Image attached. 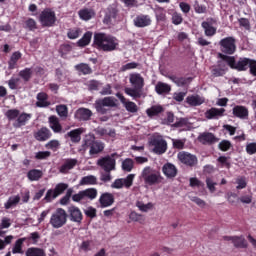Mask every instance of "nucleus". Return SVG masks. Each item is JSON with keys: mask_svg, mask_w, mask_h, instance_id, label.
<instances>
[{"mask_svg": "<svg viewBox=\"0 0 256 256\" xmlns=\"http://www.w3.org/2000/svg\"><path fill=\"white\" fill-rule=\"evenodd\" d=\"M92 47L103 53H113L119 49V39L105 32L94 33Z\"/></svg>", "mask_w": 256, "mask_h": 256, "instance_id": "1", "label": "nucleus"}, {"mask_svg": "<svg viewBox=\"0 0 256 256\" xmlns=\"http://www.w3.org/2000/svg\"><path fill=\"white\" fill-rule=\"evenodd\" d=\"M129 81L133 88H125L124 92L126 95H129V97L141 99V93L143 87H145V79L139 73H132L130 74Z\"/></svg>", "mask_w": 256, "mask_h": 256, "instance_id": "2", "label": "nucleus"}, {"mask_svg": "<svg viewBox=\"0 0 256 256\" xmlns=\"http://www.w3.org/2000/svg\"><path fill=\"white\" fill-rule=\"evenodd\" d=\"M219 59L225 61L230 69H234L235 71H247L249 69V65L251 64L252 59L247 57H240L235 60V56H228L225 54H218Z\"/></svg>", "mask_w": 256, "mask_h": 256, "instance_id": "3", "label": "nucleus"}, {"mask_svg": "<svg viewBox=\"0 0 256 256\" xmlns=\"http://www.w3.org/2000/svg\"><path fill=\"white\" fill-rule=\"evenodd\" d=\"M68 218L69 215L65 209L57 208L50 217V225L53 229H61V227H65V225H67Z\"/></svg>", "mask_w": 256, "mask_h": 256, "instance_id": "4", "label": "nucleus"}, {"mask_svg": "<svg viewBox=\"0 0 256 256\" xmlns=\"http://www.w3.org/2000/svg\"><path fill=\"white\" fill-rule=\"evenodd\" d=\"M117 153H112L111 155H107L98 159L97 166L101 167L105 173H111V171H115V167L117 165V161L115 157H117Z\"/></svg>", "mask_w": 256, "mask_h": 256, "instance_id": "5", "label": "nucleus"}, {"mask_svg": "<svg viewBox=\"0 0 256 256\" xmlns=\"http://www.w3.org/2000/svg\"><path fill=\"white\" fill-rule=\"evenodd\" d=\"M235 38L229 36L223 38L219 41L220 51L222 55H234L235 51H237V45L235 44Z\"/></svg>", "mask_w": 256, "mask_h": 256, "instance_id": "6", "label": "nucleus"}, {"mask_svg": "<svg viewBox=\"0 0 256 256\" xmlns=\"http://www.w3.org/2000/svg\"><path fill=\"white\" fill-rule=\"evenodd\" d=\"M94 105L97 113H100V115H106L107 111H109V109L105 107H117V103H115L113 97L98 99L95 101Z\"/></svg>", "mask_w": 256, "mask_h": 256, "instance_id": "7", "label": "nucleus"}, {"mask_svg": "<svg viewBox=\"0 0 256 256\" xmlns=\"http://www.w3.org/2000/svg\"><path fill=\"white\" fill-rule=\"evenodd\" d=\"M156 155H163L167 151V141L163 139V136H154L149 141Z\"/></svg>", "mask_w": 256, "mask_h": 256, "instance_id": "8", "label": "nucleus"}, {"mask_svg": "<svg viewBox=\"0 0 256 256\" xmlns=\"http://www.w3.org/2000/svg\"><path fill=\"white\" fill-rule=\"evenodd\" d=\"M39 21L42 27H53L57 21V16H55V13L51 9H45L41 12Z\"/></svg>", "mask_w": 256, "mask_h": 256, "instance_id": "9", "label": "nucleus"}, {"mask_svg": "<svg viewBox=\"0 0 256 256\" xmlns=\"http://www.w3.org/2000/svg\"><path fill=\"white\" fill-rule=\"evenodd\" d=\"M79 160L76 158H65L62 164L59 166L58 171L62 175H69V171H72L74 167H77Z\"/></svg>", "mask_w": 256, "mask_h": 256, "instance_id": "10", "label": "nucleus"}, {"mask_svg": "<svg viewBox=\"0 0 256 256\" xmlns=\"http://www.w3.org/2000/svg\"><path fill=\"white\" fill-rule=\"evenodd\" d=\"M142 177L144 179V183L146 185H157L159 183H161V179H163L161 177V173L160 172H153L150 173L148 172L147 169H145L142 173Z\"/></svg>", "mask_w": 256, "mask_h": 256, "instance_id": "11", "label": "nucleus"}, {"mask_svg": "<svg viewBox=\"0 0 256 256\" xmlns=\"http://www.w3.org/2000/svg\"><path fill=\"white\" fill-rule=\"evenodd\" d=\"M178 160L183 163V165H186L187 167H195L197 165V156L186 152L181 151L178 153Z\"/></svg>", "mask_w": 256, "mask_h": 256, "instance_id": "12", "label": "nucleus"}, {"mask_svg": "<svg viewBox=\"0 0 256 256\" xmlns=\"http://www.w3.org/2000/svg\"><path fill=\"white\" fill-rule=\"evenodd\" d=\"M68 218L72 223H77L78 225H81L83 222V212H81V209L77 206H70L68 207Z\"/></svg>", "mask_w": 256, "mask_h": 256, "instance_id": "13", "label": "nucleus"}, {"mask_svg": "<svg viewBox=\"0 0 256 256\" xmlns=\"http://www.w3.org/2000/svg\"><path fill=\"white\" fill-rule=\"evenodd\" d=\"M198 141L202 145H215L219 142V138L215 137V134L211 132H203L198 136Z\"/></svg>", "mask_w": 256, "mask_h": 256, "instance_id": "14", "label": "nucleus"}, {"mask_svg": "<svg viewBox=\"0 0 256 256\" xmlns=\"http://www.w3.org/2000/svg\"><path fill=\"white\" fill-rule=\"evenodd\" d=\"M85 131L86 130L83 127L76 128L74 130L67 132L65 134V138L70 139L71 143H74V144L81 143V135H83Z\"/></svg>", "mask_w": 256, "mask_h": 256, "instance_id": "15", "label": "nucleus"}, {"mask_svg": "<svg viewBox=\"0 0 256 256\" xmlns=\"http://www.w3.org/2000/svg\"><path fill=\"white\" fill-rule=\"evenodd\" d=\"M33 137L34 139H36V141L45 142L49 141L50 137H53V133H51V130H49V128L42 127L33 133Z\"/></svg>", "mask_w": 256, "mask_h": 256, "instance_id": "16", "label": "nucleus"}, {"mask_svg": "<svg viewBox=\"0 0 256 256\" xmlns=\"http://www.w3.org/2000/svg\"><path fill=\"white\" fill-rule=\"evenodd\" d=\"M91 117H93V111H91L89 108H79L74 114L76 121L80 122L90 121Z\"/></svg>", "mask_w": 256, "mask_h": 256, "instance_id": "17", "label": "nucleus"}, {"mask_svg": "<svg viewBox=\"0 0 256 256\" xmlns=\"http://www.w3.org/2000/svg\"><path fill=\"white\" fill-rule=\"evenodd\" d=\"M133 23L135 27H138L140 29L149 27V25H151L152 23L151 16L145 14L137 15L133 20Z\"/></svg>", "mask_w": 256, "mask_h": 256, "instance_id": "18", "label": "nucleus"}, {"mask_svg": "<svg viewBox=\"0 0 256 256\" xmlns=\"http://www.w3.org/2000/svg\"><path fill=\"white\" fill-rule=\"evenodd\" d=\"M100 207L105 209L107 207H111L113 203H115V196L109 192L102 193L99 198Z\"/></svg>", "mask_w": 256, "mask_h": 256, "instance_id": "19", "label": "nucleus"}, {"mask_svg": "<svg viewBox=\"0 0 256 256\" xmlns=\"http://www.w3.org/2000/svg\"><path fill=\"white\" fill-rule=\"evenodd\" d=\"M118 13H119V10H117V8L109 7L104 16L103 23L105 25H111L112 23H115V21H117Z\"/></svg>", "mask_w": 256, "mask_h": 256, "instance_id": "20", "label": "nucleus"}, {"mask_svg": "<svg viewBox=\"0 0 256 256\" xmlns=\"http://www.w3.org/2000/svg\"><path fill=\"white\" fill-rule=\"evenodd\" d=\"M224 115H225V108L212 107L204 113L205 118L209 119V120L219 119L220 117H223Z\"/></svg>", "mask_w": 256, "mask_h": 256, "instance_id": "21", "label": "nucleus"}, {"mask_svg": "<svg viewBox=\"0 0 256 256\" xmlns=\"http://www.w3.org/2000/svg\"><path fill=\"white\" fill-rule=\"evenodd\" d=\"M232 115L238 119H249V109L242 105H236L232 109Z\"/></svg>", "mask_w": 256, "mask_h": 256, "instance_id": "22", "label": "nucleus"}, {"mask_svg": "<svg viewBox=\"0 0 256 256\" xmlns=\"http://www.w3.org/2000/svg\"><path fill=\"white\" fill-rule=\"evenodd\" d=\"M162 173L167 179H175V177H177V167L174 164L167 162L162 167Z\"/></svg>", "mask_w": 256, "mask_h": 256, "instance_id": "23", "label": "nucleus"}, {"mask_svg": "<svg viewBox=\"0 0 256 256\" xmlns=\"http://www.w3.org/2000/svg\"><path fill=\"white\" fill-rule=\"evenodd\" d=\"M36 99V107H39L40 109L49 107V105H51V102H49V95L45 92L38 93Z\"/></svg>", "mask_w": 256, "mask_h": 256, "instance_id": "24", "label": "nucleus"}, {"mask_svg": "<svg viewBox=\"0 0 256 256\" xmlns=\"http://www.w3.org/2000/svg\"><path fill=\"white\" fill-rule=\"evenodd\" d=\"M48 123L50 129H52L53 133H61L63 131V126L61 125V122L57 118V116L52 115L48 118Z\"/></svg>", "mask_w": 256, "mask_h": 256, "instance_id": "25", "label": "nucleus"}, {"mask_svg": "<svg viewBox=\"0 0 256 256\" xmlns=\"http://www.w3.org/2000/svg\"><path fill=\"white\" fill-rule=\"evenodd\" d=\"M186 103L190 105V107H199L205 103V98L200 96L199 94L190 95L186 98Z\"/></svg>", "mask_w": 256, "mask_h": 256, "instance_id": "26", "label": "nucleus"}, {"mask_svg": "<svg viewBox=\"0 0 256 256\" xmlns=\"http://www.w3.org/2000/svg\"><path fill=\"white\" fill-rule=\"evenodd\" d=\"M168 79H170L172 83H175L177 87H187V85H189V83L192 81L191 77H177L175 75L168 76Z\"/></svg>", "mask_w": 256, "mask_h": 256, "instance_id": "27", "label": "nucleus"}, {"mask_svg": "<svg viewBox=\"0 0 256 256\" xmlns=\"http://www.w3.org/2000/svg\"><path fill=\"white\" fill-rule=\"evenodd\" d=\"M227 71H228L227 66L221 61L218 62L217 66L211 69V73L213 77H223V75H225Z\"/></svg>", "mask_w": 256, "mask_h": 256, "instance_id": "28", "label": "nucleus"}, {"mask_svg": "<svg viewBox=\"0 0 256 256\" xmlns=\"http://www.w3.org/2000/svg\"><path fill=\"white\" fill-rule=\"evenodd\" d=\"M78 15L82 21H91L95 17V11L91 8H84L79 10Z\"/></svg>", "mask_w": 256, "mask_h": 256, "instance_id": "29", "label": "nucleus"}, {"mask_svg": "<svg viewBox=\"0 0 256 256\" xmlns=\"http://www.w3.org/2000/svg\"><path fill=\"white\" fill-rule=\"evenodd\" d=\"M74 69L79 75H91V73H93V69L87 63L77 64L74 66Z\"/></svg>", "mask_w": 256, "mask_h": 256, "instance_id": "30", "label": "nucleus"}, {"mask_svg": "<svg viewBox=\"0 0 256 256\" xmlns=\"http://www.w3.org/2000/svg\"><path fill=\"white\" fill-rule=\"evenodd\" d=\"M154 13L158 23H165L167 21V10L165 8L158 6L154 9Z\"/></svg>", "mask_w": 256, "mask_h": 256, "instance_id": "31", "label": "nucleus"}, {"mask_svg": "<svg viewBox=\"0 0 256 256\" xmlns=\"http://www.w3.org/2000/svg\"><path fill=\"white\" fill-rule=\"evenodd\" d=\"M103 149H105V144L103 142L99 141H93L90 144V155H99V153L103 152Z\"/></svg>", "mask_w": 256, "mask_h": 256, "instance_id": "32", "label": "nucleus"}, {"mask_svg": "<svg viewBox=\"0 0 256 256\" xmlns=\"http://www.w3.org/2000/svg\"><path fill=\"white\" fill-rule=\"evenodd\" d=\"M155 91L158 95H167L171 93V85L164 82H158L155 86Z\"/></svg>", "mask_w": 256, "mask_h": 256, "instance_id": "33", "label": "nucleus"}, {"mask_svg": "<svg viewBox=\"0 0 256 256\" xmlns=\"http://www.w3.org/2000/svg\"><path fill=\"white\" fill-rule=\"evenodd\" d=\"M21 202V196L15 195V196H10L8 200L4 204V209H13L19 205Z\"/></svg>", "mask_w": 256, "mask_h": 256, "instance_id": "34", "label": "nucleus"}, {"mask_svg": "<svg viewBox=\"0 0 256 256\" xmlns=\"http://www.w3.org/2000/svg\"><path fill=\"white\" fill-rule=\"evenodd\" d=\"M163 111H165L163 106L153 105L152 107H150L146 110V114L148 115V117H150V119H152V117H157V115H161V113H163Z\"/></svg>", "mask_w": 256, "mask_h": 256, "instance_id": "35", "label": "nucleus"}, {"mask_svg": "<svg viewBox=\"0 0 256 256\" xmlns=\"http://www.w3.org/2000/svg\"><path fill=\"white\" fill-rule=\"evenodd\" d=\"M91 39H93V32L87 31L81 39L77 41L78 47H87L91 43Z\"/></svg>", "mask_w": 256, "mask_h": 256, "instance_id": "36", "label": "nucleus"}, {"mask_svg": "<svg viewBox=\"0 0 256 256\" xmlns=\"http://www.w3.org/2000/svg\"><path fill=\"white\" fill-rule=\"evenodd\" d=\"M22 56L23 55L21 54V52H19V51L14 52L8 61V69H10V70L16 69L17 63H18L19 59H21Z\"/></svg>", "mask_w": 256, "mask_h": 256, "instance_id": "37", "label": "nucleus"}, {"mask_svg": "<svg viewBox=\"0 0 256 256\" xmlns=\"http://www.w3.org/2000/svg\"><path fill=\"white\" fill-rule=\"evenodd\" d=\"M25 241H27V237L19 238L18 240H16L12 248V253L14 255H17V254L23 255V243H25Z\"/></svg>", "mask_w": 256, "mask_h": 256, "instance_id": "38", "label": "nucleus"}, {"mask_svg": "<svg viewBox=\"0 0 256 256\" xmlns=\"http://www.w3.org/2000/svg\"><path fill=\"white\" fill-rule=\"evenodd\" d=\"M201 27L204 29L206 37H213L217 33V28L213 27L211 23L204 21L201 24Z\"/></svg>", "mask_w": 256, "mask_h": 256, "instance_id": "39", "label": "nucleus"}, {"mask_svg": "<svg viewBox=\"0 0 256 256\" xmlns=\"http://www.w3.org/2000/svg\"><path fill=\"white\" fill-rule=\"evenodd\" d=\"M43 177V171L39 169H31L27 173L29 181H39Z\"/></svg>", "mask_w": 256, "mask_h": 256, "instance_id": "40", "label": "nucleus"}, {"mask_svg": "<svg viewBox=\"0 0 256 256\" xmlns=\"http://www.w3.org/2000/svg\"><path fill=\"white\" fill-rule=\"evenodd\" d=\"M31 117H33L32 114H27L25 112L19 114L16 120V127H24V125H27V121H29Z\"/></svg>", "mask_w": 256, "mask_h": 256, "instance_id": "41", "label": "nucleus"}, {"mask_svg": "<svg viewBox=\"0 0 256 256\" xmlns=\"http://www.w3.org/2000/svg\"><path fill=\"white\" fill-rule=\"evenodd\" d=\"M26 256H47L45 250L39 247H30L26 250Z\"/></svg>", "mask_w": 256, "mask_h": 256, "instance_id": "42", "label": "nucleus"}, {"mask_svg": "<svg viewBox=\"0 0 256 256\" xmlns=\"http://www.w3.org/2000/svg\"><path fill=\"white\" fill-rule=\"evenodd\" d=\"M232 243L236 249H247V240L243 236H234Z\"/></svg>", "mask_w": 256, "mask_h": 256, "instance_id": "43", "label": "nucleus"}, {"mask_svg": "<svg viewBox=\"0 0 256 256\" xmlns=\"http://www.w3.org/2000/svg\"><path fill=\"white\" fill-rule=\"evenodd\" d=\"M19 77L25 81V83H29L31 81V77H33V69L31 68H24L19 72Z\"/></svg>", "mask_w": 256, "mask_h": 256, "instance_id": "44", "label": "nucleus"}, {"mask_svg": "<svg viewBox=\"0 0 256 256\" xmlns=\"http://www.w3.org/2000/svg\"><path fill=\"white\" fill-rule=\"evenodd\" d=\"M82 193L84 195V199H89L90 201H93V199H97V189L96 188H87L85 190H82Z\"/></svg>", "mask_w": 256, "mask_h": 256, "instance_id": "45", "label": "nucleus"}, {"mask_svg": "<svg viewBox=\"0 0 256 256\" xmlns=\"http://www.w3.org/2000/svg\"><path fill=\"white\" fill-rule=\"evenodd\" d=\"M56 113L61 117V119H67L69 116V108H67V105H58L56 106Z\"/></svg>", "mask_w": 256, "mask_h": 256, "instance_id": "46", "label": "nucleus"}, {"mask_svg": "<svg viewBox=\"0 0 256 256\" xmlns=\"http://www.w3.org/2000/svg\"><path fill=\"white\" fill-rule=\"evenodd\" d=\"M133 167H135V161H133L131 158H126L122 162V170L126 171L127 173H131V171H133Z\"/></svg>", "mask_w": 256, "mask_h": 256, "instance_id": "47", "label": "nucleus"}, {"mask_svg": "<svg viewBox=\"0 0 256 256\" xmlns=\"http://www.w3.org/2000/svg\"><path fill=\"white\" fill-rule=\"evenodd\" d=\"M80 185H97V177L94 175L84 176L80 180Z\"/></svg>", "mask_w": 256, "mask_h": 256, "instance_id": "48", "label": "nucleus"}, {"mask_svg": "<svg viewBox=\"0 0 256 256\" xmlns=\"http://www.w3.org/2000/svg\"><path fill=\"white\" fill-rule=\"evenodd\" d=\"M69 185L65 183H59L56 185L54 191V197H59V195H63L65 193L66 189H68Z\"/></svg>", "mask_w": 256, "mask_h": 256, "instance_id": "49", "label": "nucleus"}, {"mask_svg": "<svg viewBox=\"0 0 256 256\" xmlns=\"http://www.w3.org/2000/svg\"><path fill=\"white\" fill-rule=\"evenodd\" d=\"M46 149H50L51 151H57L61 148V142L57 139L50 140L48 143L45 144Z\"/></svg>", "mask_w": 256, "mask_h": 256, "instance_id": "50", "label": "nucleus"}, {"mask_svg": "<svg viewBox=\"0 0 256 256\" xmlns=\"http://www.w3.org/2000/svg\"><path fill=\"white\" fill-rule=\"evenodd\" d=\"M136 207H138V209L140 211H142V213H147V211L153 209V203H143V201H137L136 202Z\"/></svg>", "mask_w": 256, "mask_h": 256, "instance_id": "51", "label": "nucleus"}, {"mask_svg": "<svg viewBox=\"0 0 256 256\" xmlns=\"http://www.w3.org/2000/svg\"><path fill=\"white\" fill-rule=\"evenodd\" d=\"M129 219L134 221L135 223H145V218H143V215L135 212V211H132L130 214H129Z\"/></svg>", "mask_w": 256, "mask_h": 256, "instance_id": "52", "label": "nucleus"}, {"mask_svg": "<svg viewBox=\"0 0 256 256\" xmlns=\"http://www.w3.org/2000/svg\"><path fill=\"white\" fill-rule=\"evenodd\" d=\"M124 107L126 111H128V113H137V111H139V107L137 106V104L132 101H127L124 104Z\"/></svg>", "mask_w": 256, "mask_h": 256, "instance_id": "53", "label": "nucleus"}, {"mask_svg": "<svg viewBox=\"0 0 256 256\" xmlns=\"http://www.w3.org/2000/svg\"><path fill=\"white\" fill-rule=\"evenodd\" d=\"M231 147H233V144H231V141H229V140H222L218 144V149H220V151H223V152L229 151V149H231Z\"/></svg>", "mask_w": 256, "mask_h": 256, "instance_id": "54", "label": "nucleus"}, {"mask_svg": "<svg viewBox=\"0 0 256 256\" xmlns=\"http://www.w3.org/2000/svg\"><path fill=\"white\" fill-rule=\"evenodd\" d=\"M79 35H81V29L79 28H72L67 32L68 39H79Z\"/></svg>", "mask_w": 256, "mask_h": 256, "instance_id": "55", "label": "nucleus"}, {"mask_svg": "<svg viewBox=\"0 0 256 256\" xmlns=\"http://www.w3.org/2000/svg\"><path fill=\"white\" fill-rule=\"evenodd\" d=\"M19 110L18 109H10L6 112V117L9 119V121H14V119H18L19 117Z\"/></svg>", "mask_w": 256, "mask_h": 256, "instance_id": "56", "label": "nucleus"}, {"mask_svg": "<svg viewBox=\"0 0 256 256\" xmlns=\"http://www.w3.org/2000/svg\"><path fill=\"white\" fill-rule=\"evenodd\" d=\"M134 179H135V174H129L126 178L123 179V186L126 189H130L133 186Z\"/></svg>", "mask_w": 256, "mask_h": 256, "instance_id": "57", "label": "nucleus"}, {"mask_svg": "<svg viewBox=\"0 0 256 256\" xmlns=\"http://www.w3.org/2000/svg\"><path fill=\"white\" fill-rule=\"evenodd\" d=\"M49 157H51L50 151H39L35 154V159H37L38 161L49 159Z\"/></svg>", "mask_w": 256, "mask_h": 256, "instance_id": "58", "label": "nucleus"}, {"mask_svg": "<svg viewBox=\"0 0 256 256\" xmlns=\"http://www.w3.org/2000/svg\"><path fill=\"white\" fill-rule=\"evenodd\" d=\"M206 185H207V188L209 189L210 193H215V191H217V188H215L217 183L213 182L212 178H210V177L206 178Z\"/></svg>", "mask_w": 256, "mask_h": 256, "instance_id": "59", "label": "nucleus"}, {"mask_svg": "<svg viewBox=\"0 0 256 256\" xmlns=\"http://www.w3.org/2000/svg\"><path fill=\"white\" fill-rule=\"evenodd\" d=\"M172 23L173 25H181L183 23V16L180 13H173L172 14Z\"/></svg>", "mask_w": 256, "mask_h": 256, "instance_id": "60", "label": "nucleus"}, {"mask_svg": "<svg viewBox=\"0 0 256 256\" xmlns=\"http://www.w3.org/2000/svg\"><path fill=\"white\" fill-rule=\"evenodd\" d=\"M246 153L248 155L256 154V142H251L246 145Z\"/></svg>", "mask_w": 256, "mask_h": 256, "instance_id": "61", "label": "nucleus"}, {"mask_svg": "<svg viewBox=\"0 0 256 256\" xmlns=\"http://www.w3.org/2000/svg\"><path fill=\"white\" fill-rule=\"evenodd\" d=\"M139 67V63L137 62H130L121 67V71H130V69H137Z\"/></svg>", "mask_w": 256, "mask_h": 256, "instance_id": "62", "label": "nucleus"}, {"mask_svg": "<svg viewBox=\"0 0 256 256\" xmlns=\"http://www.w3.org/2000/svg\"><path fill=\"white\" fill-rule=\"evenodd\" d=\"M174 149H184L185 141L181 139H173L172 140Z\"/></svg>", "mask_w": 256, "mask_h": 256, "instance_id": "63", "label": "nucleus"}, {"mask_svg": "<svg viewBox=\"0 0 256 256\" xmlns=\"http://www.w3.org/2000/svg\"><path fill=\"white\" fill-rule=\"evenodd\" d=\"M190 187H205V183H203L202 181H200L197 178H190Z\"/></svg>", "mask_w": 256, "mask_h": 256, "instance_id": "64", "label": "nucleus"}]
</instances>
